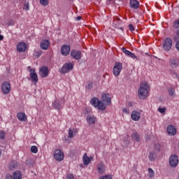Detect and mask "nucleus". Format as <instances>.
Segmentation results:
<instances>
[{"label":"nucleus","mask_w":179,"mask_h":179,"mask_svg":"<svg viewBox=\"0 0 179 179\" xmlns=\"http://www.w3.org/2000/svg\"><path fill=\"white\" fill-rule=\"evenodd\" d=\"M150 92V87L149 84L145 81L140 84V87L138 90V96L140 100H145L148 98V94Z\"/></svg>","instance_id":"1"},{"label":"nucleus","mask_w":179,"mask_h":179,"mask_svg":"<svg viewBox=\"0 0 179 179\" xmlns=\"http://www.w3.org/2000/svg\"><path fill=\"white\" fill-rule=\"evenodd\" d=\"M163 48L164 51H170L171 47H173V40L170 38H166L162 43Z\"/></svg>","instance_id":"2"},{"label":"nucleus","mask_w":179,"mask_h":179,"mask_svg":"<svg viewBox=\"0 0 179 179\" xmlns=\"http://www.w3.org/2000/svg\"><path fill=\"white\" fill-rule=\"evenodd\" d=\"M73 69V64L72 63H65L60 69L61 73H68Z\"/></svg>","instance_id":"3"},{"label":"nucleus","mask_w":179,"mask_h":179,"mask_svg":"<svg viewBox=\"0 0 179 179\" xmlns=\"http://www.w3.org/2000/svg\"><path fill=\"white\" fill-rule=\"evenodd\" d=\"M10 83L8 81H4L1 84V92L3 93V94H9L10 93Z\"/></svg>","instance_id":"4"},{"label":"nucleus","mask_w":179,"mask_h":179,"mask_svg":"<svg viewBox=\"0 0 179 179\" xmlns=\"http://www.w3.org/2000/svg\"><path fill=\"white\" fill-rule=\"evenodd\" d=\"M121 71H122V63L116 62L113 71L114 76H119L121 73Z\"/></svg>","instance_id":"5"},{"label":"nucleus","mask_w":179,"mask_h":179,"mask_svg":"<svg viewBox=\"0 0 179 179\" xmlns=\"http://www.w3.org/2000/svg\"><path fill=\"white\" fill-rule=\"evenodd\" d=\"M169 65L173 69H177L179 66V59L177 57H171L169 61Z\"/></svg>","instance_id":"6"},{"label":"nucleus","mask_w":179,"mask_h":179,"mask_svg":"<svg viewBox=\"0 0 179 179\" xmlns=\"http://www.w3.org/2000/svg\"><path fill=\"white\" fill-rule=\"evenodd\" d=\"M71 53V45H63L61 47V54L64 57H68Z\"/></svg>","instance_id":"7"},{"label":"nucleus","mask_w":179,"mask_h":179,"mask_svg":"<svg viewBox=\"0 0 179 179\" xmlns=\"http://www.w3.org/2000/svg\"><path fill=\"white\" fill-rule=\"evenodd\" d=\"M54 157L57 162H62L64 160V152L61 150L57 149L55 150Z\"/></svg>","instance_id":"8"},{"label":"nucleus","mask_w":179,"mask_h":179,"mask_svg":"<svg viewBox=\"0 0 179 179\" xmlns=\"http://www.w3.org/2000/svg\"><path fill=\"white\" fill-rule=\"evenodd\" d=\"M169 164L171 167H177V164H178V156L176 155H171L169 158Z\"/></svg>","instance_id":"9"},{"label":"nucleus","mask_w":179,"mask_h":179,"mask_svg":"<svg viewBox=\"0 0 179 179\" xmlns=\"http://www.w3.org/2000/svg\"><path fill=\"white\" fill-rule=\"evenodd\" d=\"M71 57L73 58V59L79 61V59L82 58V52L76 50H72L71 51Z\"/></svg>","instance_id":"10"},{"label":"nucleus","mask_w":179,"mask_h":179,"mask_svg":"<svg viewBox=\"0 0 179 179\" xmlns=\"http://www.w3.org/2000/svg\"><path fill=\"white\" fill-rule=\"evenodd\" d=\"M30 74L29 76L31 79V81L36 85L38 82V77L37 76V73H36V70L31 69L30 70Z\"/></svg>","instance_id":"11"},{"label":"nucleus","mask_w":179,"mask_h":179,"mask_svg":"<svg viewBox=\"0 0 179 179\" xmlns=\"http://www.w3.org/2000/svg\"><path fill=\"white\" fill-rule=\"evenodd\" d=\"M26 50H27V45L24 42H20L17 45V50L18 52H25Z\"/></svg>","instance_id":"12"},{"label":"nucleus","mask_w":179,"mask_h":179,"mask_svg":"<svg viewBox=\"0 0 179 179\" xmlns=\"http://www.w3.org/2000/svg\"><path fill=\"white\" fill-rule=\"evenodd\" d=\"M39 76L41 78H47L48 76V67L42 66L39 70Z\"/></svg>","instance_id":"13"},{"label":"nucleus","mask_w":179,"mask_h":179,"mask_svg":"<svg viewBox=\"0 0 179 179\" xmlns=\"http://www.w3.org/2000/svg\"><path fill=\"white\" fill-rule=\"evenodd\" d=\"M122 50L124 54H126L127 55V57L132 58V59H135V61H138V57H136V55H135V54H134L131 51L126 50L124 48H122Z\"/></svg>","instance_id":"14"},{"label":"nucleus","mask_w":179,"mask_h":179,"mask_svg":"<svg viewBox=\"0 0 179 179\" xmlns=\"http://www.w3.org/2000/svg\"><path fill=\"white\" fill-rule=\"evenodd\" d=\"M131 118L133 121H139L141 120V113L137 110H133L131 114Z\"/></svg>","instance_id":"15"},{"label":"nucleus","mask_w":179,"mask_h":179,"mask_svg":"<svg viewBox=\"0 0 179 179\" xmlns=\"http://www.w3.org/2000/svg\"><path fill=\"white\" fill-rule=\"evenodd\" d=\"M167 133L171 136H174L177 134V129L173 125H169L167 127Z\"/></svg>","instance_id":"16"},{"label":"nucleus","mask_w":179,"mask_h":179,"mask_svg":"<svg viewBox=\"0 0 179 179\" xmlns=\"http://www.w3.org/2000/svg\"><path fill=\"white\" fill-rule=\"evenodd\" d=\"M141 3L138 0H129V6L131 9H139Z\"/></svg>","instance_id":"17"},{"label":"nucleus","mask_w":179,"mask_h":179,"mask_svg":"<svg viewBox=\"0 0 179 179\" xmlns=\"http://www.w3.org/2000/svg\"><path fill=\"white\" fill-rule=\"evenodd\" d=\"M101 99L102 101L106 103V106H110V104H111V98L108 94H103Z\"/></svg>","instance_id":"18"},{"label":"nucleus","mask_w":179,"mask_h":179,"mask_svg":"<svg viewBox=\"0 0 179 179\" xmlns=\"http://www.w3.org/2000/svg\"><path fill=\"white\" fill-rule=\"evenodd\" d=\"M97 171L99 174H104L106 173V166H104L103 162L97 164Z\"/></svg>","instance_id":"19"},{"label":"nucleus","mask_w":179,"mask_h":179,"mask_svg":"<svg viewBox=\"0 0 179 179\" xmlns=\"http://www.w3.org/2000/svg\"><path fill=\"white\" fill-rule=\"evenodd\" d=\"M41 48L42 50H47L48 47L50 46V41L48 40H43L40 44Z\"/></svg>","instance_id":"20"},{"label":"nucleus","mask_w":179,"mask_h":179,"mask_svg":"<svg viewBox=\"0 0 179 179\" xmlns=\"http://www.w3.org/2000/svg\"><path fill=\"white\" fill-rule=\"evenodd\" d=\"M96 108H99L101 111H104L107 108V104L104 103L103 101H99V103H98Z\"/></svg>","instance_id":"21"},{"label":"nucleus","mask_w":179,"mask_h":179,"mask_svg":"<svg viewBox=\"0 0 179 179\" xmlns=\"http://www.w3.org/2000/svg\"><path fill=\"white\" fill-rule=\"evenodd\" d=\"M23 176L22 175V172L20 171H15L13 173V179H22Z\"/></svg>","instance_id":"22"},{"label":"nucleus","mask_w":179,"mask_h":179,"mask_svg":"<svg viewBox=\"0 0 179 179\" xmlns=\"http://www.w3.org/2000/svg\"><path fill=\"white\" fill-rule=\"evenodd\" d=\"M17 117L18 118L19 121H26L27 117H26V113H18L17 115Z\"/></svg>","instance_id":"23"},{"label":"nucleus","mask_w":179,"mask_h":179,"mask_svg":"<svg viewBox=\"0 0 179 179\" xmlns=\"http://www.w3.org/2000/svg\"><path fill=\"white\" fill-rule=\"evenodd\" d=\"M83 164L85 166H87V164H89L90 162H92V159H90V158L87 157V154L86 153L83 155Z\"/></svg>","instance_id":"24"},{"label":"nucleus","mask_w":179,"mask_h":179,"mask_svg":"<svg viewBox=\"0 0 179 179\" xmlns=\"http://www.w3.org/2000/svg\"><path fill=\"white\" fill-rule=\"evenodd\" d=\"M52 106L55 110H59L62 108V105L57 100L54 101V102L52 103Z\"/></svg>","instance_id":"25"},{"label":"nucleus","mask_w":179,"mask_h":179,"mask_svg":"<svg viewBox=\"0 0 179 179\" xmlns=\"http://www.w3.org/2000/svg\"><path fill=\"white\" fill-rule=\"evenodd\" d=\"M99 102H100V100H99L96 97H93V98H92V99L90 101V104H92L93 106V107H95L96 108Z\"/></svg>","instance_id":"26"},{"label":"nucleus","mask_w":179,"mask_h":179,"mask_svg":"<svg viewBox=\"0 0 179 179\" xmlns=\"http://www.w3.org/2000/svg\"><path fill=\"white\" fill-rule=\"evenodd\" d=\"M87 122L88 124H94L96 122V117L93 115H88L87 117Z\"/></svg>","instance_id":"27"},{"label":"nucleus","mask_w":179,"mask_h":179,"mask_svg":"<svg viewBox=\"0 0 179 179\" xmlns=\"http://www.w3.org/2000/svg\"><path fill=\"white\" fill-rule=\"evenodd\" d=\"M78 134V130L77 129H69V138H74L76 134Z\"/></svg>","instance_id":"28"},{"label":"nucleus","mask_w":179,"mask_h":179,"mask_svg":"<svg viewBox=\"0 0 179 179\" xmlns=\"http://www.w3.org/2000/svg\"><path fill=\"white\" fill-rule=\"evenodd\" d=\"M156 153L153 151L150 152V155L148 156V159L150 162H155V160H156Z\"/></svg>","instance_id":"29"},{"label":"nucleus","mask_w":179,"mask_h":179,"mask_svg":"<svg viewBox=\"0 0 179 179\" xmlns=\"http://www.w3.org/2000/svg\"><path fill=\"white\" fill-rule=\"evenodd\" d=\"M17 167V162L16 161H12L9 164V169L10 170H15Z\"/></svg>","instance_id":"30"},{"label":"nucleus","mask_w":179,"mask_h":179,"mask_svg":"<svg viewBox=\"0 0 179 179\" xmlns=\"http://www.w3.org/2000/svg\"><path fill=\"white\" fill-rule=\"evenodd\" d=\"M168 93L171 97L176 96V90L173 87H170L168 90Z\"/></svg>","instance_id":"31"},{"label":"nucleus","mask_w":179,"mask_h":179,"mask_svg":"<svg viewBox=\"0 0 179 179\" xmlns=\"http://www.w3.org/2000/svg\"><path fill=\"white\" fill-rule=\"evenodd\" d=\"M132 138L136 140V142H141V136L138 133H134L132 135Z\"/></svg>","instance_id":"32"},{"label":"nucleus","mask_w":179,"mask_h":179,"mask_svg":"<svg viewBox=\"0 0 179 179\" xmlns=\"http://www.w3.org/2000/svg\"><path fill=\"white\" fill-rule=\"evenodd\" d=\"M148 174H149L150 178H153V177H155V171H153V169H152V168H149L148 169Z\"/></svg>","instance_id":"33"},{"label":"nucleus","mask_w":179,"mask_h":179,"mask_svg":"<svg viewBox=\"0 0 179 179\" xmlns=\"http://www.w3.org/2000/svg\"><path fill=\"white\" fill-rule=\"evenodd\" d=\"M40 3L42 5V6H48L50 1L49 0H40Z\"/></svg>","instance_id":"34"},{"label":"nucleus","mask_w":179,"mask_h":179,"mask_svg":"<svg viewBox=\"0 0 179 179\" xmlns=\"http://www.w3.org/2000/svg\"><path fill=\"white\" fill-rule=\"evenodd\" d=\"M93 88V83L89 82L87 83V85L85 86V89L87 90H90Z\"/></svg>","instance_id":"35"},{"label":"nucleus","mask_w":179,"mask_h":179,"mask_svg":"<svg viewBox=\"0 0 179 179\" xmlns=\"http://www.w3.org/2000/svg\"><path fill=\"white\" fill-rule=\"evenodd\" d=\"M154 149L157 152H160V150L162 149V145H160L159 143H156L154 145Z\"/></svg>","instance_id":"36"},{"label":"nucleus","mask_w":179,"mask_h":179,"mask_svg":"<svg viewBox=\"0 0 179 179\" xmlns=\"http://www.w3.org/2000/svg\"><path fill=\"white\" fill-rule=\"evenodd\" d=\"M173 27L174 29H179V19L173 22Z\"/></svg>","instance_id":"37"},{"label":"nucleus","mask_w":179,"mask_h":179,"mask_svg":"<svg viewBox=\"0 0 179 179\" xmlns=\"http://www.w3.org/2000/svg\"><path fill=\"white\" fill-rule=\"evenodd\" d=\"M31 152L32 153H37L38 152V149L37 148L36 146L33 145L31 147Z\"/></svg>","instance_id":"38"},{"label":"nucleus","mask_w":179,"mask_h":179,"mask_svg":"<svg viewBox=\"0 0 179 179\" xmlns=\"http://www.w3.org/2000/svg\"><path fill=\"white\" fill-rule=\"evenodd\" d=\"M99 179H113V176L110 175H106V176H101Z\"/></svg>","instance_id":"39"},{"label":"nucleus","mask_w":179,"mask_h":179,"mask_svg":"<svg viewBox=\"0 0 179 179\" xmlns=\"http://www.w3.org/2000/svg\"><path fill=\"white\" fill-rule=\"evenodd\" d=\"M41 54H42L41 50H36L35 51L34 55L35 57H37L38 58V57H41Z\"/></svg>","instance_id":"40"},{"label":"nucleus","mask_w":179,"mask_h":179,"mask_svg":"<svg viewBox=\"0 0 179 179\" xmlns=\"http://www.w3.org/2000/svg\"><path fill=\"white\" fill-rule=\"evenodd\" d=\"M158 111H159L161 113V114H163V113H166V108H159L158 109Z\"/></svg>","instance_id":"41"},{"label":"nucleus","mask_w":179,"mask_h":179,"mask_svg":"<svg viewBox=\"0 0 179 179\" xmlns=\"http://www.w3.org/2000/svg\"><path fill=\"white\" fill-rule=\"evenodd\" d=\"M129 29L130 31H135V28L134 27V25H132V24H130L129 25Z\"/></svg>","instance_id":"42"},{"label":"nucleus","mask_w":179,"mask_h":179,"mask_svg":"<svg viewBox=\"0 0 179 179\" xmlns=\"http://www.w3.org/2000/svg\"><path fill=\"white\" fill-rule=\"evenodd\" d=\"M5 138V133L3 131H0V139H3Z\"/></svg>","instance_id":"43"},{"label":"nucleus","mask_w":179,"mask_h":179,"mask_svg":"<svg viewBox=\"0 0 179 179\" xmlns=\"http://www.w3.org/2000/svg\"><path fill=\"white\" fill-rule=\"evenodd\" d=\"M66 179H75V177L72 174H68Z\"/></svg>","instance_id":"44"},{"label":"nucleus","mask_w":179,"mask_h":179,"mask_svg":"<svg viewBox=\"0 0 179 179\" xmlns=\"http://www.w3.org/2000/svg\"><path fill=\"white\" fill-rule=\"evenodd\" d=\"M12 178H13V175L7 174L6 176V179H12Z\"/></svg>","instance_id":"45"},{"label":"nucleus","mask_w":179,"mask_h":179,"mask_svg":"<svg viewBox=\"0 0 179 179\" xmlns=\"http://www.w3.org/2000/svg\"><path fill=\"white\" fill-rule=\"evenodd\" d=\"M176 48L179 51V40L176 43Z\"/></svg>","instance_id":"46"},{"label":"nucleus","mask_w":179,"mask_h":179,"mask_svg":"<svg viewBox=\"0 0 179 179\" xmlns=\"http://www.w3.org/2000/svg\"><path fill=\"white\" fill-rule=\"evenodd\" d=\"M24 9H25V10H29V4H24Z\"/></svg>","instance_id":"47"},{"label":"nucleus","mask_w":179,"mask_h":179,"mask_svg":"<svg viewBox=\"0 0 179 179\" xmlns=\"http://www.w3.org/2000/svg\"><path fill=\"white\" fill-rule=\"evenodd\" d=\"M122 112H123V113H125L126 114L129 113V110L128 109H127V108H124V109L122 110Z\"/></svg>","instance_id":"48"},{"label":"nucleus","mask_w":179,"mask_h":179,"mask_svg":"<svg viewBox=\"0 0 179 179\" xmlns=\"http://www.w3.org/2000/svg\"><path fill=\"white\" fill-rule=\"evenodd\" d=\"M134 102H129V103H128V106H129V107H134Z\"/></svg>","instance_id":"49"},{"label":"nucleus","mask_w":179,"mask_h":179,"mask_svg":"<svg viewBox=\"0 0 179 179\" xmlns=\"http://www.w3.org/2000/svg\"><path fill=\"white\" fill-rule=\"evenodd\" d=\"M82 20V17L81 16H78L76 17V20H78V22H79V20Z\"/></svg>","instance_id":"50"},{"label":"nucleus","mask_w":179,"mask_h":179,"mask_svg":"<svg viewBox=\"0 0 179 179\" xmlns=\"http://www.w3.org/2000/svg\"><path fill=\"white\" fill-rule=\"evenodd\" d=\"M3 40V35H0V41H2Z\"/></svg>","instance_id":"51"},{"label":"nucleus","mask_w":179,"mask_h":179,"mask_svg":"<svg viewBox=\"0 0 179 179\" xmlns=\"http://www.w3.org/2000/svg\"><path fill=\"white\" fill-rule=\"evenodd\" d=\"M176 36H178V37H179V30H178V31H176Z\"/></svg>","instance_id":"52"},{"label":"nucleus","mask_w":179,"mask_h":179,"mask_svg":"<svg viewBox=\"0 0 179 179\" xmlns=\"http://www.w3.org/2000/svg\"><path fill=\"white\" fill-rule=\"evenodd\" d=\"M1 155H2V152L0 150V157H1Z\"/></svg>","instance_id":"53"},{"label":"nucleus","mask_w":179,"mask_h":179,"mask_svg":"<svg viewBox=\"0 0 179 179\" xmlns=\"http://www.w3.org/2000/svg\"><path fill=\"white\" fill-rule=\"evenodd\" d=\"M27 166H29V167H30V166H31V165H29V163H27Z\"/></svg>","instance_id":"54"},{"label":"nucleus","mask_w":179,"mask_h":179,"mask_svg":"<svg viewBox=\"0 0 179 179\" xmlns=\"http://www.w3.org/2000/svg\"><path fill=\"white\" fill-rule=\"evenodd\" d=\"M65 103V101H63L62 104H64Z\"/></svg>","instance_id":"55"},{"label":"nucleus","mask_w":179,"mask_h":179,"mask_svg":"<svg viewBox=\"0 0 179 179\" xmlns=\"http://www.w3.org/2000/svg\"><path fill=\"white\" fill-rule=\"evenodd\" d=\"M28 68L30 69V66H29Z\"/></svg>","instance_id":"56"},{"label":"nucleus","mask_w":179,"mask_h":179,"mask_svg":"<svg viewBox=\"0 0 179 179\" xmlns=\"http://www.w3.org/2000/svg\"><path fill=\"white\" fill-rule=\"evenodd\" d=\"M108 1H113V0H108Z\"/></svg>","instance_id":"57"},{"label":"nucleus","mask_w":179,"mask_h":179,"mask_svg":"<svg viewBox=\"0 0 179 179\" xmlns=\"http://www.w3.org/2000/svg\"><path fill=\"white\" fill-rule=\"evenodd\" d=\"M0 34H1V30H0Z\"/></svg>","instance_id":"58"}]
</instances>
